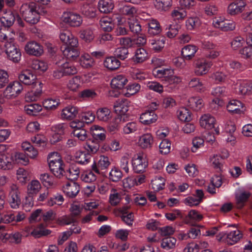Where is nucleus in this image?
I'll list each match as a JSON object with an SVG mask.
<instances>
[{
  "label": "nucleus",
  "mask_w": 252,
  "mask_h": 252,
  "mask_svg": "<svg viewBox=\"0 0 252 252\" xmlns=\"http://www.w3.org/2000/svg\"><path fill=\"white\" fill-rule=\"evenodd\" d=\"M48 162L51 171L58 178H61L64 173V164L58 152H52L48 156Z\"/></svg>",
  "instance_id": "1"
},
{
  "label": "nucleus",
  "mask_w": 252,
  "mask_h": 252,
  "mask_svg": "<svg viewBox=\"0 0 252 252\" xmlns=\"http://www.w3.org/2000/svg\"><path fill=\"white\" fill-rule=\"evenodd\" d=\"M20 12L25 20L31 24H35L39 20V14L37 10L36 5L34 2L23 4Z\"/></svg>",
  "instance_id": "2"
},
{
  "label": "nucleus",
  "mask_w": 252,
  "mask_h": 252,
  "mask_svg": "<svg viewBox=\"0 0 252 252\" xmlns=\"http://www.w3.org/2000/svg\"><path fill=\"white\" fill-rule=\"evenodd\" d=\"M61 21L70 27H78L82 24L83 19L79 14L67 10L63 12Z\"/></svg>",
  "instance_id": "3"
},
{
  "label": "nucleus",
  "mask_w": 252,
  "mask_h": 252,
  "mask_svg": "<svg viewBox=\"0 0 252 252\" xmlns=\"http://www.w3.org/2000/svg\"><path fill=\"white\" fill-rule=\"evenodd\" d=\"M131 163L133 171L137 173L143 172L148 165L146 156L142 152L134 155Z\"/></svg>",
  "instance_id": "4"
},
{
  "label": "nucleus",
  "mask_w": 252,
  "mask_h": 252,
  "mask_svg": "<svg viewBox=\"0 0 252 252\" xmlns=\"http://www.w3.org/2000/svg\"><path fill=\"white\" fill-rule=\"evenodd\" d=\"M5 52L8 59L14 63H18L21 59V54L14 43L12 37L5 44Z\"/></svg>",
  "instance_id": "5"
},
{
  "label": "nucleus",
  "mask_w": 252,
  "mask_h": 252,
  "mask_svg": "<svg viewBox=\"0 0 252 252\" xmlns=\"http://www.w3.org/2000/svg\"><path fill=\"white\" fill-rule=\"evenodd\" d=\"M23 90L22 85L18 81H13L10 83L4 89L3 97L7 99H13L16 97Z\"/></svg>",
  "instance_id": "6"
},
{
  "label": "nucleus",
  "mask_w": 252,
  "mask_h": 252,
  "mask_svg": "<svg viewBox=\"0 0 252 252\" xmlns=\"http://www.w3.org/2000/svg\"><path fill=\"white\" fill-rule=\"evenodd\" d=\"M212 64L205 59L201 58L194 62V72L197 76H203L209 72Z\"/></svg>",
  "instance_id": "7"
},
{
  "label": "nucleus",
  "mask_w": 252,
  "mask_h": 252,
  "mask_svg": "<svg viewBox=\"0 0 252 252\" xmlns=\"http://www.w3.org/2000/svg\"><path fill=\"white\" fill-rule=\"evenodd\" d=\"M242 237V233L239 230L236 229L222 233V236L218 240L229 245H233L239 241Z\"/></svg>",
  "instance_id": "8"
},
{
  "label": "nucleus",
  "mask_w": 252,
  "mask_h": 252,
  "mask_svg": "<svg viewBox=\"0 0 252 252\" xmlns=\"http://www.w3.org/2000/svg\"><path fill=\"white\" fill-rule=\"evenodd\" d=\"M59 37L62 42L66 46L77 47L78 45V39L69 30L61 31Z\"/></svg>",
  "instance_id": "9"
},
{
  "label": "nucleus",
  "mask_w": 252,
  "mask_h": 252,
  "mask_svg": "<svg viewBox=\"0 0 252 252\" xmlns=\"http://www.w3.org/2000/svg\"><path fill=\"white\" fill-rule=\"evenodd\" d=\"M20 192L18 187L15 184H12L10 186L9 191V202L12 208L17 209L21 204V199L19 196Z\"/></svg>",
  "instance_id": "10"
},
{
  "label": "nucleus",
  "mask_w": 252,
  "mask_h": 252,
  "mask_svg": "<svg viewBox=\"0 0 252 252\" xmlns=\"http://www.w3.org/2000/svg\"><path fill=\"white\" fill-rule=\"evenodd\" d=\"M19 79L24 84L32 86L35 85L37 83H41L37 80L36 75L30 70L22 71L19 75Z\"/></svg>",
  "instance_id": "11"
},
{
  "label": "nucleus",
  "mask_w": 252,
  "mask_h": 252,
  "mask_svg": "<svg viewBox=\"0 0 252 252\" xmlns=\"http://www.w3.org/2000/svg\"><path fill=\"white\" fill-rule=\"evenodd\" d=\"M25 50L28 54L36 57L40 56L43 53V47L34 41L28 42L25 46Z\"/></svg>",
  "instance_id": "12"
},
{
  "label": "nucleus",
  "mask_w": 252,
  "mask_h": 252,
  "mask_svg": "<svg viewBox=\"0 0 252 252\" xmlns=\"http://www.w3.org/2000/svg\"><path fill=\"white\" fill-rule=\"evenodd\" d=\"M16 18H19L16 13L10 10L0 13V21L5 27H10L14 23Z\"/></svg>",
  "instance_id": "13"
},
{
  "label": "nucleus",
  "mask_w": 252,
  "mask_h": 252,
  "mask_svg": "<svg viewBox=\"0 0 252 252\" xmlns=\"http://www.w3.org/2000/svg\"><path fill=\"white\" fill-rule=\"evenodd\" d=\"M63 190L67 196L73 198L79 193L80 186L77 183L71 180L63 186Z\"/></svg>",
  "instance_id": "14"
},
{
  "label": "nucleus",
  "mask_w": 252,
  "mask_h": 252,
  "mask_svg": "<svg viewBox=\"0 0 252 252\" xmlns=\"http://www.w3.org/2000/svg\"><path fill=\"white\" fill-rule=\"evenodd\" d=\"M32 87V90L28 92L26 94V99L27 101H37L39 99L42 94V83H37L35 85Z\"/></svg>",
  "instance_id": "15"
},
{
  "label": "nucleus",
  "mask_w": 252,
  "mask_h": 252,
  "mask_svg": "<svg viewBox=\"0 0 252 252\" xmlns=\"http://www.w3.org/2000/svg\"><path fill=\"white\" fill-rule=\"evenodd\" d=\"M216 123L215 118L210 114H204L199 119L200 126L208 130L215 127Z\"/></svg>",
  "instance_id": "16"
},
{
  "label": "nucleus",
  "mask_w": 252,
  "mask_h": 252,
  "mask_svg": "<svg viewBox=\"0 0 252 252\" xmlns=\"http://www.w3.org/2000/svg\"><path fill=\"white\" fill-rule=\"evenodd\" d=\"M154 144V137L150 133H146L139 136L138 145L143 149H150Z\"/></svg>",
  "instance_id": "17"
},
{
  "label": "nucleus",
  "mask_w": 252,
  "mask_h": 252,
  "mask_svg": "<svg viewBox=\"0 0 252 252\" xmlns=\"http://www.w3.org/2000/svg\"><path fill=\"white\" fill-rule=\"evenodd\" d=\"M182 81V78L174 74V70L171 69L170 73L166 76L164 83L167 84V86L172 90L176 88L177 86Z\"/></svg>",
  "instance_id": "18"
},
{
  "label": "nucleus",
  "mask_w": 252,
  "mask_h": 252,
  "mask_svg": "<svg viewBox=\"0 0 252 252\" xmlns=\"http://www.w3.org/2000/svg\"><path fill=\"white\" fill-rule=\"evenodd\" d=\"M129 103L126 99L117 100L114 104L115 112L120 115H125L128 110Z\"/></svg>",
  "instance_id": "19"
},
{
  "label": "nucleus",
  "mask_w": 252,
  "mask_h": 252,
  "mask_svg": "<svg viewBox=\"0 0 252 252\" xmlns=\"http://www.w3.org/2000/svg\"><path fill=\"white\" fill-rule=\"evenodd\" d=\"M246 5L245 2L243 0H238L230 3L227 8L228 13L234 15L241 13Z\"/></svg>",
  "instance_id": "20"
},
{
  "label": "nucleus",
  "mask_w": 252,
  "mask_h": 252,
  "mask_svg": "<svg viewBox=\"0 0 252 252\" xmlns=\"http://www.w3.org/2000/svg\"><path fill=\"white\" fill-rule=\"evenodd\" d=\"M78 109L73 106H68L63 108L61 113V118L63 120H71L76 117Z\"/></svg>",
  "instance_id": "21"
},
{
  "label": "nucleus",
  "mask_w": 252,
  "mask_h": 252,
  "mask_svg": "<svg viewBox=\"0 0 252 252\" xmlns=\"http://www.w3.org/2000/svg\"><path fill=\"white\" fill-rule=\"evenodd\" d=\"M110 162L109 158L104 156H101L97 162V164L94 161L92 165V170L97 174H99V169H105L110 165Z\"/></svg>",
  "instance_id": "22"
},
{
  "label": "nucleus",
  "mask_w": 252,
  "mask_h": 252,
  "mask_svg": "<svg viewBox=\"0 0 252 252\" xmlns=\"http://www.w3.org/2000/svg\"><path fill=\"white\" fill-rule=\"evenodd\" d=\"M96 119L100 122L108 123L112 118L111 110L107 107H101L97 109L96 112Z\"/></svg>",
  "instance_id": "23"
},
{
  "label": "nucleus",
  "mask_w": 252,
  "mask_h": 252,
  "mask_svg": "<svg viewBox=\"0 0 252 252\" xmlns=\"http://www.w3.org/2000/svg\"><path fill=\"white\" fill-rule=\"evenodd\" d=\"M227 110L233 114H240L244 111L243 103L237 100L233 99L229 101L227 105Z\"/></svg>",
  "instance_id": "24"
},
{
  "label": "nucleus",
  "mask_w": 252,
  "mask_h": 252,
  "mask_svg": "<svg viewBox=\"0 0 252 252\" xmlns=\"http://www.w3.org/2000/svg\"><path fill=\"white\" fill-rule=\"evenodd\" d=\"M203 218V216L195 210L189 211L185 218L186 224H193L194 223L200 221Z\"/></svg>",
  "instance_id": "25"
},
{
  "label": "nucleus",
  "mask_w": 252,
  "mask_h": 252,
  "mask_svg": "<svg viewBox=\"0 0 252 252\" xmlns=\"http://www.w3.org/2000/svg\"><path fill=\"white\" fill-rule=\"evenodd\" d=\"M157 115L154 111H148L142 113L140 117V121L145 125H149L155 123L157 120Z\"/></svg>",
  "instance_id": "26"
},
{
  "label": "nucleus",
  "mask_w": 252,
  "mask_h": 252,
  "mask_svg": "<svg viewBox=\"0 0 252 252\" xmlns=\"http://www.w3.org/2000/svg\"><path fill=\"white\" fill-rule=\"evenodd\" d=\"M127 82L128 80L125 75L118 74L111 80V85L113 88L121 89L124 87Z\"/></svg>",
  "instance_id": "27"
},
{
  "label": "nucleus",
  "mask_w": 252,
  "mask_h": 252,
  "mask_svg": "<svg viewBox=\"0 0 252 252\" xmlns=\"http://www.w3.org/2000/svg\"><path fill=\"white\" fill-rule=\"evenodd\" d=\"M80 65L84 68H90L95 64V61L93 58L88 53H83L80 57L79 60Z\"/></svg>",
  "instance_id": "28"
},
{
  "label": "nucleus",
  "mask_w": 252,
  "mask_h": 252,
  "mask_svg": "<svg viewBox=\"0 0 252 252\" xmlns=\"http://www.w3.org/2000/svg\"><path fill=\"white\" fill-rule=\"evenodd\" d=\"M189 107L194 111L201 110L204 105L202 98L199 96L190 97L188 100Z\"/></svg>",
  "instance_id": "29"
},
{
  "label": "nucleus",
  "mask_w": 252,
  "mask_h": 252,
  "mask_svg": "<svg viewBox=\"0 0 252 252\" xmlns=\"http://www.w3.org/2000/svg\"><path fill=\"white\" fill-rule=\"evenodd\" d=\"M197 50L198 48L197 46L189 44L182 48L181 53L184 59L190 60L194 57Z\"/></svg>",
  "instance_id": "30"
},
{
  "label": "nucleus",
  "mask_w": 252,
  "mask_h": 252,
  "mask_svg": "<svg viewBox=\"0 0 252 252\" xmlns=\"http://www.w3.org/2000/svg\"><path fill=\"white\" fill-rule=\"evenodd\" d=\"M105 67L110 70H115L119 68L121 62L116 57L111 56L105 58L103 62Z\"/></svg>",
  "instance_id": "31"
},
{
  "label": "nucleus",
  "mask_w": 252,
  "mask_h": 252,
  "mask_svg": "<svg viewBox=\"0 0 252 252\" xmlns=\"http://www.w3.org/2000/svg\"><path fill=\"white\" fill-rule=\"evenodd\" d=\"M155 7L160 12L166 11L172 5V0H154Z\"/></svg>",
  "instance_id": "32"
},
{
  "label": "nucleus",
  "mask_w": 252,
  "mask_h": 252,
  "mask_svg": "<svg viewBox=\"0 0 252 252\" xmlns=\"http://www.w3.org/2000/svg\"><path fill=\"white\" fill-rule=\"evenodd\" d=\"M238 94L242 95H250L252 94V82L244 81L240 83Z\"/></svg>",
  "instance_id": "33"
},
{
  "label": "nucleus",
  "mask_w": 252,
  "mask_h": 252,
  "mask_svg": "<svg viewBox=\"0 0 252 252\" xmlns=\"http://www.w3.org/2000/svg\"><path fill=\"white\" fill-rule=\"evenodd\" d=\"M148 59V54L144 48L137 49L132 57V61L136 63H141Z\"/></svg>",
  "instance_id": "34"
},
{
  "label": "nucleus",
  "mask_w": 252,
  "mask_h": 252,
  "mask_svg": "<svg viewBox=\"0 0 252 252\" xmlns=\"http://www.w3.org/2000/svg\"><path fill=\"white\" fill-rule=\"evenodd\" d=\"M177 240L173 237L163 238L161 242V247L166 251L174 250L176 245Z\"/></svg>",
  "instance_id": "35"
},
{
  "label": "nucleus",
  "mask_w": 252,
  "mask_h": 252,
  "mask_svg": "<svg viewBox=\"0 0 252 252\" xmlns=\"http://www.w3.org/2000/svg\"><path fill=\"white\" fill-rule=\"evenodd\" d=\"M12 168L13 163L11 158L5 154H0V170H8Z\"/></svg>",
  "instance_id": "36"
},
{
  "label": "nucleus",
  "mask_w": 252,
  "mask_h": 252,
  "mask_svg": "<svg viewBox=\"0 0 252 252\" xmlns=\"http://www.w3.org/2000/svg\"><path fill=\"white\" fill-rule=\"evenodd\" d=\"M76 48L66 46L63 51V56L68 59L75 60L80 55L79 51Z\"/></svg>",
  "instance_id": "37"
},
{
  "label": "nucleus",
  "mask_w": 252,
  "mask_h": 252,
  "mask_svg": "<svg viewBox=\"0 0 252 252\" xmlns=\"http://www.w3.org/2000/svg\"><path fill=\"white\" fill-rule=\"evenodd\" d=\"M31 67L38 73H41L47 70L48 65L44 61L34 60L31 63Z\"/></svg>",
  "instance_id": "38"
},
{
  "label": "nucleus",
  "mask_w": 252,
  "mask_h": 252,
  "mask_svg": "<svg viewBox=\"0 0 252 252\" xmlns=\"http://www.w3.org/2000/svg\"><path fill=\"white\" fill-rule=\"evenodd\" d=\"M82 84L81 77L75 76L68 81L67 87L69 90L76 92L81 87Z\"/></svg>",
  "instance_id": "39"
},
{
  "label": "nucleus",
  "mask_w": 252,
  "mask_h": 252,
  "mask_svg": "<svg viewBox=\"0 0 252 252\" xmlns=\"http://www.w3.org/2000/svg\"><path fill=\"white\" fill-rule=\"evenodd\" d=\"M60 104V100L58 98H48L44 100L42 105L46 110H56Z\"/></svg>",
  "instance_id": "40"
},
{
  "label": "nucleus",
  "mask_w": 252,
  "mask_h": 252,
  "mask_svg": "<svg viewBox=\"0 0 252 252\" xmlns=\"http://www.w3.org/2000/svg\"><path fill=\"white\" fill-rule=\"evenodd\" d=\"M114 8L112 0H100L98 2V8L101 12L109 13Z\"/></svg>",
  "instance_id": "41"
},
{
  "label": "nucleus",
  "mask_w": 252,
  "mask_h": 252,
  "mask_svg": "<svg viewBox=\"0 0 252 252\" xmlns=\"http://www.w3.org/2000/svg\"><path fill=\"white\" fill-rule=\"evenodd\" d=\"M148 27V33L152 35H157L161 32L159 23L156 19L149 20Z\"/></svg>",
  "instance_id": "42"
},
{
  "label": "nucleus",
  "mask_w": 252,
  "mask_h": 252,
  "mask_svg": "<svg viewBox=\"0 0 252 252\" xmlns=\"http://www.w3.org/2000/svg\"><path fill=\"white\" fill-rule=\"evenodd\" d=\"M185 24L187 30L192 31L196 30L200 26L201 21L197 16H192L189 17L186 20Z\"/></svg>",
  "instance_id": "43"
},
{
  "label": "nucleus",
  "mask_w": 252,
  "mask_h": 252,
  "mask_svg": "<svg viewBox=\"0 0 252 252\" xmlns=\"http://www.w3.org/2000/svg\"><path fill=\"white\" fill-rule=\"evenodd\" d=\"M120 12L122 14L128 17V20L129 18H136L137 9L133 6L125 5L120 8Z\"/></svg>",
  "instance_id": "44"
},
{
  "label": "nucleus",
  "mask_w": 252,
  "mask_h": 252,
  "mask_svg": "<svg viewBox=\"0 0 252 252\" xmlns=\"http://www.w3.org/2000/svg\"><path fill=\"white\" fill-rule=\"evenodd\" d=\"M99 144L96 139L88 140L84 146L88 153L94 154L99 149Z\"/></svg>",
  "instance_id": "45"
},
{
  "label": "nucleus",
  "mask_w": 252,
  "mask_h": 252,
  "mask_svg": "<svg viewBox=\"0 0 252 252\" xmlns=\"http://www.w3.org/2000/svg\"><path fill=\"white\" fill-rule=\"evenodd\" d=\"M251 194L248 191L241 190L236 194V200L238 207L242 208L248 200Z\"/></svg>",
  "instance_id": "46"
},
{
  "label": "nucleus",
  "mask_w": 252,
  "mask_h": 252,
  "mask_svg": "<svg viewBox=\"0 0 252 252\" xmlns=\"http://www.w3.org/2000/svg\"><path fill=\"white\" fill-rule=\"evenodd\" d=\"M139 126L136 122H129L123 126L122 133L124 134H129L135 132L139 129Z\"/></svg>",
  "instance_id": "47"
},
{
  "label": "nucleus",
  "mask_w": 252,
  "mask_h": 252,
  "mask_svg": "<svg viewBox=\"0 0 252 252\" xmlns=\"http://www.w3.org/2000/svg\"><path fill=\"white\" fill-rule=\"evenodd\" d=\"M62 70L65 75H74L77 73L78 70L76 66L69 62H65L61 65Z\"/></svg>",
  "instance_id": "48"
},
{
  "label": "nucleus",
  "mask_w": 252,
  "mask_h": 252,
  "mask_svg": "<svg viewBox=\"0 0 252 252\" xmlns=\"http://www.w3.org/2000/svg\"><path fill=\"white\" fill-rule=\"evenodd\" d=\"M41 189L40 182L37 180H32L28 185L27 191L29 194L35 195Z\"/></svg>",
  "instance_id": "49"
},
{
  "label": "nucleus",
  "mask_w": 252,
  "mask_h": 252,
  "mask_svg": "<svg viewBox=\"0 0 252 252\" xmlns=\"http://www.w3.org/2000/svg\"><path fill=\"white\" fill-rule=\"evenodd\" d=\"M100 27L105 32H110L114 28L112 19L109 17H104L99 21Z\"/></svg>",
  "instance_id": "50"
},
{
  "label": "nucleus",
  "mask_w": 252,
  "mask_h": 252,
  "mask_svg": "<svg viewBox=\"0 0 252 252\" xmlns=\"http://www.w3.org/2000/svg\"><path fill=\"white\" fill-rule=\"evenodd\" d=\"M50 233V230L44 228V225L40 224L30 232V234L35 238H39L43 236L48 235Z\"/></svg>",
  "instance_id": "51"
},
{
  "label": "nucleus",
  "mask_w": 252,
  "mask_h": 252,
  "mask_svg": "<svg viewBox=\"0 0 252 252\" xmlns=\"http://www.w3.org/2000/svg\"><path fill=\"white\" fill-rule=\"evenodd\" d=\"M171 68H155L153 70V74L157 78L161 79L164 82L166 76L170 73Z\"/></svg>",
  "instance_id": "52"
},
{
  "label": "nucleus",
  "mask_w": 252,
  "mask_h": 252,
  "mask_svg": "<svg viewBox=\"0 0 252 252\" xmlns=\"http://www.w3.org/2000/svg\"><path fill=\"white\" fill-rule=\"evenodd\" d=\"M180 29L181 25L177 22L169 25L166 28V30H168L166 32L167 36L170 38L174 37L178 34Z\"/></svg>",
  "instance_id": "53"
},
{
  "label": "nucleus",
  "mask_w": 252,
  "mask_h": 252,
  "mask_svg": "<svg viewBox=\"0 0 252 252\" xmlns=\"http://www.w3.org/2000/svg\"><path fill=\"white\" fill-rule=\"evenodd\" d=\"M165 181V179L161 177H156L151 181V187L154 190L158 191L163 189Z\"/></svg>",
  "instance_id": "54"
},
{
  "label": "nucleus",
  "mask_w": 252,
  "mask_h": 252,
  "mask_svg": "<svg viewBox=\"0 0 252 252\" xmlns=\"http://www.w3.org/2000/svg\"><path fill=\"white\" fill-rule=\"evenodd\" d=\"M42 109L41 105L37 103L27 105L24 107V110L28 114L33 116L36 115Z\"/></svg>",
  "instance_id": "55"
},
{
  "label": "nucleus",
  "mask_w": 252,
  "mask_h": 252,
  "mask_svg": "<svg viewBox=\"0 0 252 252\" xmlns=\"http://www.w3.org/2000/svg\"><path fill=\"white\" fill-rule=\"evenodd\" d=\"M189 86L199 92H202L205 90L204 85L200 81V79L196 77L192 78L190 80L189 82Z\"/></svg>",
  "instance_id": "56"
},
{
  "label": "nucleus",
  "mask_w": 252,
  "mask_h": 252,
  "mask_svg": "<svg viewBox=\"0 0 252 252\" xmlns=\"http://www.w3.org/2000/svg\"><path fill=\"white\" fill-rule=\"evenodd\" d=\"M75 157L77 162L83 165H86L89 163L91 159V157L90 154L82 152L76 153Z\"/></svg>",
  "instance_id": "57"
},
{
  "label": "nucleus",
  "mask_w": 252,
  "mask_h": 252,
  "mask_svg": "<svg viewBox=\"0 0 252 252\" xmlns=\"http://www.w3.org/2000/svg\"><path fill=\"white\" fill-rule=\"evenodd\" d=\"M186 16L187 12L180 8L175 9L171 13V16L175 22L184 20Z\"/></svg>",
  "instance_id": "58"
},
{
  "label": "nucleus",
  "mask_w": 252,
  "mask_h": 252,
  "mask_svg": "<svg viewBox=\"0 0 252 252\" xmlns=\"http://www.w3.org/2000/svg\"><path fill=\"white\" fill-rule=\"evenodd\" d=\"M126 92L125 95L126 97H130L139 92L141 86L138 83L129 84L126 87Z\"/></svg>",
  "instance_id": "59"
},
{
  "label": "nucleus",
  "mask_w": 252,
  "mask_h": 252,
  "mask_svg": "<svg viewBox=\"0 0 252 252\" xmlns=\"http://www.w3.org/2000/svg\"><path fill=\"white\" fill-rule=\"evenodd\" d=\"M177 115L181 121H189L191 119L189 111L185 107L179 108L177 112Z\"/></svg>",
  "instance_id": "60"
},
{
  "label": "nucleus",
  "mask_w": 252,
  "mask_h": 252,
  "mask_svg": "<svg viewBox=\"0 0 252 252\" xmlns=\"http://www.w3.org/2000/svg\"><path fill=\"white\" fill-rule=\"evenodd\" d=\"M80 37L86 42H91L94 37V33L93 30L88 28L80 31Z\"/></svg>",
  "instance_id": "61"
},
{
  "label": "nucleus",
  "mask_w": 252,
  "mask_h": 252,
  "mask_svg": "<svg viewBox=\"0 0 252 252\" xmlns=\"http://www.w3.org/2000/svg\"><path fill=\"white\" fill-rule=\"evenodd\" d=\"M165 39L164 38L151 39L150 42L152 48L156 52L160 51L164 46Z\"/></svg>",
  "instance_id": "62"
},
{
  "label": "nucleus",
  "mask_w": 252,
  "mask_h": 252,
  "mask_svg": "<svg viewBox=\"0 0 252 252\" xmlns=\"http://www.w3.org/2000/svg\"><path fill=\"white\" fill-rule=\"evenodd\" d=\"M39 179L43 185L46 187H50L54 184V178L47 173H43L40 175Z\"/></svg>",
  "instance_id": "63"
},
{
  "label": "nucleus",
  "mask_w": 252,
  "mask_h": 252,
  "mask_svg": "<svg viewBox=\"0 0 252 252\" xmlns=\"http://www.w3.org/2000/svg\"><path fill=\"white\" fill-rule=\"evenodd\" d=\"M109 176L110 180L113 182H118L122 179L123 174L120 169L114 167L110 171Z\"/></svg>",
  "instance_id": "64"
}]
</instances>
